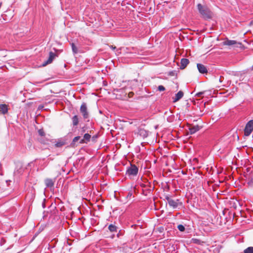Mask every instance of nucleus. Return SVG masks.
Returning <instances> with one entry per match:
<instances>
[{
    "mask_svg": "<svg viewBox=\"0 0 253 253\" xmlns=\"http://www.w3.org/2000/svg\"><path fill=\"white\" fill-rule=\"evenodd\" d=\"M189 63V61L187 58H182L181 59L180 69H184Z\"/></svg>",
    "mask_w": 253,
    "mask_h": 253,
    "instance_id": "ddd939ff",
    "label": "nucleus"
},
{
    "mask_svg": "<svg viewBox=\"0 0 253 253\" xmlns=\"http://www.w3.org/2000/svg\"><path fill=\"white\" fill-rule=\"evenodd\" d=\"M138 135L143 137V138H146L148 135V131L146 130L143 128H139L137 132Z\"/></svg>",
    "mask_w": 253,
    "mask_h": 253,
    "instance_id": "9b49d317",
    "label": "nucleus"
},
{
    "mask_svg": "<svg viewBox=\"0 0 253 253\" xmlns=\"http://www.w3.org/2000/svg\"><path fill=\"white\" fill-rule=\"evenodd\" d=\"M20 167H21V166H20ZM17 171H18L20 173L22 171V169H21V168H20L19 169H18Z\"/></svg>",
    "mask_w": 253,
    "mask_h": 253,
    "instance_id": "72a5a7b5",
    "label": "nucleus"
},
{
    "mask_svg": "<svg viewBox=\"0 0 253 253\" xmlns=\"http://www.w3.org/2000/svg\"><path fill=\"white\" fill-rule=\"evenodd\" d=\"M158 89L160 91H164L165 90V87L163 85H160L158 86Z\"/></svg>",
    "mask_w": 253,
    "mask_h": 253,
    "instance_id": "cd10ccee",
    "label": "nucleus"
},
{
    "mask_svg": "<svg viewBox=\"0 0 253 253\" xmlns=\"http://www.w3.org/2000/svg\"><path fill=\"white\" fill-rule=\"evenodd\" d=\"M91 135L88 133H85L84 135V138L80 140L79 143H87V142L90 141Z\"/></svg>",
    "mask_w": 253,
    "mask_h": 253,
    "instance_id": "f8f14e48",
    "label": "nucleus"
},
{
    "mask_svg": "<svg viewBox=\"0 0 253 253\" xmlns=\"http://www.w3.org/2000/svg\"><path fill=\"white\" fill-rule=\"evenodd\" d=\"M38 133L41 137H43L45 135V132L43 129H40L38 130Z\"/></svg>",
    "mask_w": 253,
    "mask_h": 253,
    "instance_id": "b1692460",
    "label": "nucleus"
},
{
    "mask_svg": "<svg viewBox=\"0 0 253 253\" xmlns=\"http://www.w3.org/2000/svg\"><path fill=\"white\" fill-rule=\"evenodd\" d=\"M73 126H77L79 124V118L77 115H75L72 118Z\"/></svg>",
    "mask_w": 253,
    "mask_h": 253,
    "instance_id": "a211bd4d",
    "label": "nucleus"
},
{
    "mask_svg": "<svg viewBox=\"0 0 253 253\" xmlns=\"http://www.w3.org/2000/svg\"><path fill=\"white\" fill-rule=\"evenodd\" d=\"M80 112L82 114L84 119H86L89 117V114L87 109V106L85 103L83 102L80 107Z\"/></svg>",
    "mask_w": 253,
    "mask_h": 253,
    "instance_id": "39448f33",
    "label": "nucleus"
},
{
    "mask_svg": "<svg viewBox=\"0 0 253 253\" xmlns=\"http://www.w3.org/2000/svg\"><path fill=\"white\" fill-rule=\"evenodd\" d=\"M138 171V169L135 165L130 164V166L127 168L126 174L128 175L130 178L132 176H136Z\"/></svg>",
    "mask_w": 253,
    "mask_h": 253,
    "instance_id": "f03ea898",
    "label": "nucleus"
},
{
    "mask_svg": "<svg viewBox=\"0 0 253 253\" xmlns=\"http://www.w3.org/2000/svg\"><path fill=\"white\" fill-rule=\"evenodd\" d=\"M201 128V126L199 125L192 126L189 128V133L190 134H194L196 132L198 131Z\"/></svg>",
    "mask_w": 253,
    "mask_h": 253,
    "instance_id": "1a4fd4ad",
    "label": "nucleus"
},
{
    "mask_svg": "<svg viewBox=\"0 0 253 253\" xmlns=\"http://www.w3.org/2000/svg\"><path fill=\"white\" fill-rule=\"evenodd\" d=\"M253 131V120L249 121L244 129V134L246 136H249Z\"/></svg>",
    "mask_w": 253,
    "mask_h": 253,
    "instance_id": "7ed1b4c3",
    "label": "nucleus"
},
{
    "mask_svg": "<svg viewBox=\"0 0 253 253\" xmlns=\"http://www.w3.org/2000/svg\"><path fill=\"white\" fill-rule=\"evenodd\" d=\"M42 108H43V106H39V109Z\"/></svg>",
    "mask_w": 253,
    "mask_h": 253,
    "instance_id": "58836bf2",
    "label": "nucleus"
},
{
    "mask_svg": "<svg viewBox=\"0 0 253 253\" xmlns=\"http://www.w3.org/2000/svg\"><path fill=\"white\" fill-rule=\"evenodd\" d=\"M8 111L7 106L6 104H0V113L5 114Z\"/></svg>",
    "mask_w": 253,
    "mask_h": 253,
    "instance_id": "4468645a",
    "label": "nucleus"
},
{
    "mask_svg": "<svg viewBox=\"0 0 253 253\" xmlns=\"http://www.w3.org/2000/svg\"><path fill=\"white\" fill-rule=\"evenodd\" d=\"M72 50L74 54H77L78 52V48L75 45V43H71Z\"/></svg>",
    "mask_w": 253,
    "mask_h": 253,
    "instance_id": "412c9836",
    "label": "nucleus"
},
{
    "mask_svg": "<svg viewBox=\"0 0 253 253\" xmlns=\"http://www.w3.org/2000/svg\"><path fill=\"white\" fill-rule=\"evenodd\" d=\"M204 93L203 92H199L196 94L195 96L200 97Z\"/></svg>",
    "mask_w": 253,
    "mask_h": 253,
    "instance_id": "c756f323",
    "label": "nucleus"
},
{
    "mask_svg": "<svg viewBox=\"0 0 253 253\" xmlns=\"http://www.w3.org/2000/svg\"><path fill=\"white\" fill-rule=\"evenodd\" d=\"M97 138H98V135H93L92 137V138H92V140L93 141H95Z\"/></svg>",
    "mask_w": 253,
    "mask_h": 253,
    "instance_id": "7c9ffc66",
    "label": "nucleus"
},
{
    "mask_svg": "<svg viewBox=\"0 0 253 253\" xmlns=\"http://www.w3.org/2000/svg\"><path fill=\"white\" fill-rule=\"evenodd\" d=\"M183 96V92L182 91H179L176 94H175V98H173V102H175L180 100Z\"/></svg>",
    "mask_w": 253,
    "mask_h": 253,
    "instance_id": "2eb2a0df",
    "label": "nucleus"
},
{
    "mask_svg": "<svg viewBox=\"0 0 253 253\" xmlns=\"http://www.w3.org/2000/svg\"><path fill=\"white\" fill-rule=\"evenodd\" d=\"M108 229L110 232H117V227L115 225L111 224L109 225Z\"/></svg>",
    "mask_w": 253,
    "mask_h": 253,
    "instance_id": "aec40b11",
    "label": "nucleus"
},
{
    "mask_svg": "<svg viewBox=\"0 0 253 253\" xmlns=\"http://www.w3.org/2000/svg\"><path fill=\"white\" fill-rule=\"evenodd\" d=\"M236 43H237V42L236 41L229 40L228 39L223 42V44L224 45L230 46V45L236 44Z\"/></svg>",
    "mask_w": 253,
    "mask_h": 253,
    "instance_id": "dca6fc26",
    "label": "nucleus"
},
{
    "mask_svg": "<svg viewBox=\"0 0 253 253\" xmlns=\"http://www.w3.org/2000/svg\"><path fill=\"white\" fill-rule=\"evenodd\" d=\"M197 8L200 17L204 20H209L212 18L213 13L207 5L198 3Z\"/></svg>",
    "mask_w": 253,
    "mask_h": 253,
    "instance_id": "f257e3e1",
    "label": "nucleus"
},
{
    "mask_svg": "<svg viewBox=\"0 0 253 253\" xmlns=\"http://www.w3.org/2000/svg\"><path fill=\"white\" fill-rule=\"evenodd\" d=\"M45 183L47 187L51 188L54 186V182L51 179H46L45 180Z\"/></svg>",
    "mask_w": 253,
    "mask_h": 253,
    "instance_id": "f3484780",
    "label": "nucleus"
},
{
    "mask_svg": "<svg viewBox=\"0 0 253 253\" xmlns=\"http://www.w3.org/2000/svg\"><path fill=\"white\" fill-rule=\"evenodd\" d=\"M244 253H253V247H249L246 249L244 251Z\"/></svg>",
    "mask_w": 253,
    "mask_h": 253,
    "instance_id": "4be33fe9",
    "label": "nucleus"
},
{
    "mask_svg": "<svg viewBox=\"0 0 253 253\" xmlns=\"http://www.w3.org/2000/svg\"><path fill=\"white\" fill-rule=\"evenodd\" d=\"M153 189L154 187H152L151 185H150L147 188L142 189V194L144 196H148L151 194Z\"/></svg>",
    "mask_w": 253,
    "mask_h": 253,
    "instance_id": "9d476101",
    "label": "nucleus"
},
{
    "mask_svg": "<svg viewBox=\"0 0 253 253\" xmlns=\"http://www.w3.org/2000/svg\"><path fill=\"white\" fill-rule=\"evenodd\" d=\"M66 139L65 138L58 139L55 144V146L57 148H59L65 145L66 143Z\"/></svg>",
    "mask_w": 253,
    "mask_h": 253,
    "instance_id": "0eeeda50",
    "label": "nucleus"
},
{
    "mask_svg": "<svg viewBox=\"0 0 253 253\" xmlns=\"http://www.w3.org/2000/svg\"><path fill=\"white\" fill-rule=\"evenodd\" d=\"M251 70H253V66H252V67H251Z\"/></svg>",
    "mask_w": 253,
    "mask_h": 253,
    "instance_id": "ea45409f",
    "label": "nucleus"
},
{
    "mask_svg": "<svg viewBox=\"0 0 253 253\" xmlns=\"http://www.w3.org/2000/svg\"><path fill=\"white\" fill-rule=\"evenodd\" d=\"M39 141L41 143H42L44 144H47V142H48V140H47V139L45 140V139H43V138H39Z\"/></svg>",
    "mask_w": 253,
    "mask_h": 253,
    "instance_id": "393cba45",
    "label": "nucleus"
},
{
    "mask_svg": "<svg viewBox=\"0 0 253 253\" xmlns=\"http://www.w3.org/2000/svg\"><path fill=\"white\" fill-rule=\"evenodd\" d=\"M168 203L169 206L172 208L173 209H175L179 206L182 205V203L180 202L179 199L173 200L171 199Z\"/></svg>",
    "mask_w": 253,
    "mask_h": 253,
    "instance_id": "20e7f679",
    "label": "nucleus"
},
{
    "mask_svg": "<svg viewBox=\"0 0 253 253\" xmlns=\"http://www.w3.org/2000/svg\"><path fill=\"white\" fill-rule=\"evenodd\" d=\"M164 230L163 227H160V228H159V231H160V232H162V230Z\"/></svg>",
    "mask_w": 253,
    "mask_h": 253,
    "instance_id": "f704fd0d",
    "label": "nucleus"
},
{
    "mask_svg": "<svg viewBox=\"0 0 253 253\" xmlns=\"http://www.w3.org/2000/svg\"><path fill=\"white\" fill-rule=\"evenodd\" d=\"M120 232H121V230H120L119 233L117 234V236H118V237H119V236H120V234H121V233H120Z\"/></svg>",
    "mask_w": 253,
    "mask_h": 253,
    "instance_id": "4c0bfd02",
    "label": "nucleus"
},
{
    "mask_svg": "<svg viewBox=\"0 0 253 253\" xmlns=\"http://www.w3.org/2000/svg\"><path fill=\"white\" fill-rule=\"evenodd\" d=\"M253 183V181L252 179H251L250 181H249L247 182L248 185L249 186H251Z\"/></svg>",
    "mask_w": 253,
    "mask_h": 253,
    "instance_id": "2f4dec72",
    "label": "nucleus"
},
{
    "mask_svg": "<svg viewBox=\"0 0 253 253\" xmlns=\"http://www.w3.org/2000/svg\"><path fill=\"white\" fill-rule=\"evenodd\" d=\"M110 48H111L112 50H115L116 49V46H114L113 45H110L109 46Z\"/></svg>",
    "mask_w": 253,
    "mask_h": 253,
    "instance_id": "473e14b6",
    "label": "nucleus"
},
{
    "mask_svg": "<svg viewBox=\"0 0 253 253\" xmlns=\"http://www.w3.org/2000/svg\"><path fill=\"white\" fill-rule=\"evenodd\" d=\"M56 56V54L55 53L50 51L49 53V57L48 59L43 62L42 66H45L51 63L53 61V59H54Z\"/></svg>",
    "mask_w": 253,
    "mask_h": 253,
    "instance_id": "423d86ee",
    "label": "nucleus"
},
{
    "mask_svg": "<svg viewBox=\"0 0 253 253\" xmlns=\"http://www.w3.org/2000/svg\"><path fill=\"white\" fill-rule=\"evenodd\" d=\"M150 185H151L150 183L148 184H145L144 183H140V186L143 188L145 189V188H147L148 186H149Z\"/></svg>",
    "mask_w": 253,
    "mask_h": 253,
    "instance_id": "c85d7f7f",
    "label": "nucleus"
},
{
    "mask_svg": "<svg viewBox=\"0 0 253 253\" xmlns=\"http://www.w3.org/2000/svg\"><path fill=\"white\" fill-rule=\"evenodd\" d=\"M172 198L169 195H164V199L167 200V203H168Z\"/></svg>",
    "mask_w": 253,
    "mask_h": 253,
    "instance_id": "bb28decb",
    "label": "nucleus"
},
{
    "mask_svg": "<svg viewBox=\"0 0 253 253\" xmlns=\"http://www.w3.org/2000/svg\"><path fill=\"white\" fill-rule=\"evenodd\" d=\"M81 137L80 136H76L74 138L72 142H71L70 145L71 147H75V144H76V143L78 141H80V140H81Z\"/></svg>",
    "mask_w": 253,
    "mask_h": 253,
    "instance_id": "6ab92c4d",
    "label": "nucleus"
},
{
    "mask_svg": "<svg viewBox=\"0 0 253 253\" xmlns=\"http://www.w3.org/2000/svg\"><path fill=\"white\" fill-rule=\"evenodd\" d=\"M197 69L199 72L201 74H205L208 73V70L206 67L201 63H198L197 64Z\"/></svg>",
    "mask_w": 253,
    "mask_h": 253,
    "instance_id": "6e6552de",
    "label": "nucleus"
},
{
    "mask_svg": "<svg viewBox=\"0 0 253 253\" xmlns=\"http://www.w3.org/2000/svg\"><path fill=\"white\" fill-rule=\"evenodd\" d=\"M6 243V240L4 238L2 237L0 239V245L1 246L4 245Z\"/></svg>",
    "mask_w": 253,
    "mask_h": 253,
    "instance_id": "a878e982",
    "label": "nucleus"
},
{
    "mask_svg": "<svg viewBox=\"0 0 253 253\" xmlns=\"http://www.w3.org/2000/svg\"><path fill=\"white\" fill-rule=\"evenodd\" d=\"M42 207H43V208H45V204H44V203H42Z\"/></svg>",
    "mask_w": 253,
    "mask_h": 253,
    "instance_id": "e433bc0d",
    "label": "nucleus"
},
{
    "mask_svg": "<svg viewBox=\"0 0 253 253\" xmlns=\"http://www.w3.org/2000/svg\"><path fill=\"white\" fill-rule=\"evenodd\" d=\"M178 229L181 232H184L185 230V226L182 224H179L177 226Z\"/></svg>",
    "mask_w": 253,
    "mask_h": 253,
    "instance_id": "5701e85b",
    "label": "nucleus"
},
{
    "mask_svg": "<svg viewBox=\"0 0 253 253\" xmlns=\"http://www.w3.org/2000/svg\"><path fill=\"white\" fill-rule=\"evenodd\" d=\"M120 50H121V49H117V51H117V52L118 54H120V53H121V51H120Z\"/></svg>",
    "mask_w": 253,
    "mask_h": 253,
    "instance_id": "c9c22d12",
    "label": "nucleus"
}]
</instances>
